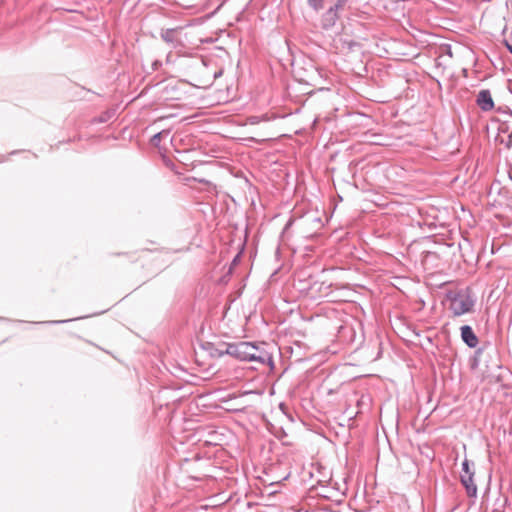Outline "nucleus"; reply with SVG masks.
Wrapping results in <instances>:
<instances>
[{"label":"nucleus","instance_id":"nucleus-1","mask_svg":"<svg viewBox=\"0 0 512 512\" xmlns=\"http://www.w3.org/2000/svg\"><path fill=\"white\" fill-rule=\"evenodd\" d=\"M215 355H229L240 361H256L261 364L271 362L269 353L251 342L222 343L215 349Z\"/></svg>","mask_w":512,"mask_h":512},{"label":"nucleus","instance_id":"nucleus-2","mask_svg":"<svg viewBox=\"0 0 512 512\" xmlns=\"http://www.w3.org/2000/svg\"><path fill=\"white\" fill-rule=\"evenodd\" d=\"M475 300L467 293H458L450 302V310L454 316H461L473 310Z\"/></svg>","mask_w":512,"mask_h":512},{"label":"nucleus","instance_id":"nucleus-3","mask_svg":"<svg viewBox=\"0 0 512 512\" xmlns=\"http://www.w3.org/2000/svg\"><path fill=\"white\" fill-rule=\"evenodd\" d=\"M462 472L460 476L462 485L465 487L469 497H475L477 495V486L474 483V472L470 469L468 460L463 461Z\"/></svg>","mask_w":512,"mask_h":512},{"label":"nucleus","instance_id":"nucleus-4","mask_svg":"<svg viewBox=\"0 0 512 512\" xmlns=\"http://www.w3.org/2000/svg\"><path fill=\"white\" fill-rule=\"evenodd\" d=\"M477 105L483 111H490L494 107V102L489 90H481L477 95Z\"/></svg>","mask_w":512,"mask_h":512},{"label":"nucleus","instance_id":"nucleus-5","mask_svg":"<svg viewBox=\"0 0 512 512\" xmlns=\"http://www.w3.org/2000/svg\"><path fill=\"white\" fill-rule=\"evenodd\" d=\"M461 338L470 348H475L478 345V338L472 328L468 325L461 327Z\"/></svg>","mask_w":512,"mask_h":512},{"label":"nucleus","instance_id":"nucleus-6","mask_svg":"<svg viewBox=\"0 0 512 512\" xmlns=\"http://www.w3.org/2000/svg\"><path fill=\"white\" fill-rule=\"evenodd\" d=\"M338 17V13L333 9L329 8L323 15L322 26L325 29L331 28L336 23Z\"/></svg>","mask_w":512,"mask_h":512},{"label":"nucleus","instance_id":"nucleus-7","mask_svg":"<svg viewBox=\"0 0 512 512\" xmlns=\"http://www.w3.org/2000/svg\"><path fill=\"white\" fill-rule=\"evenodd\" d=\"M169 132H170L169 130H162V131H160V132L156 133V134L152 137L151 142H152L154 145H156V146H157V145H159V143H160L161 139H162L163 137L167 136V135L169 134Z\"/></svg>","mask_w":512,"mask_h":512},{"label":"nucleus","instance_id":"nucleus-8","mask_svg":"<svg viewBox=\"0 0 512 512\" xmlns=\"http://www.w3.org/2000/svg\"><path fill=\"white\" fill-rule=\"evenodd\" d=\"M307 3L315 11H319L324 7V0H307Z\"/></svg>","mask_w":512,"mask_h":512},{"label":"nucleus","instance_id":"nucleus-9","mask_svg":"<svg viewBox=\"0 0 512 512\" xmlns=\"http://www.w3.org/2000/svg\"><path fill=\"white\" fill-rule=\"evenodd\" d=\"M347 2L348 0H336L335 4L330 8L338 13L339 11L343 10Z\"/></svg>","mask_w":512,"mask_h":512},{"label":"nucleus","instance_id":"nucleus-10","mask_svg":"<svg viewBox=\"0 0 512 512\" xmlns=\"http://www.w3.org/2000/svg\"><path fill=\"white\" fill-rule=\"evenodd\" d=\"M506 47L512 53V45L506 42Z\"/></svg>","mask_w":512,"mask_h":512}]
</instances>
